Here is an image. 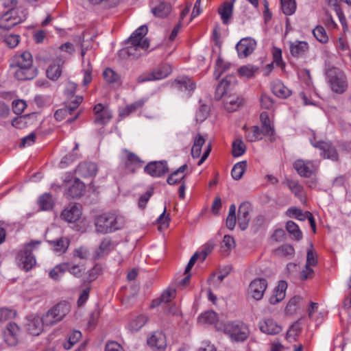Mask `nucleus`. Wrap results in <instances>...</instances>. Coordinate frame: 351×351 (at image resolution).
Listing matches in <instances>:
<instances>
[{
  "mask_svg": "<svg viewBox=\"0 0 351 351\" xmlns=\"http://www.w3.org/2000/svg\"><path fill=\"white\" fill-rule=\"evenodd\" d=\"M261 125H262V131L264 132L265 135H272L274 134V128L271 125V121L269 119L268 114L267 112H262L260 116Z\"/></svg>",
  "mask_w": 351,
  "mask_h": 351,
  "instance_id": "58836bf2",
  "label": "nucleus"
},
{
  "mask_svg": "<svg viewBox=\"0 0 351 351\" xmlns=\"http://www.w3.org/2000/svg\"><path fill=\"white\" fill-rule=\"evenodd\" d=\"M235 0H232L231 2H225L221 7L219 8V14L221 16V20L224 24H226L232 16L233 3Z\"/></svg>",
  "mask_w": 351,
  "mask_h": 351,
  "instance_id": "c756f323",
  "label": "nucleus"
},
{
  "mask_svg": "<svg viewBox=\"0 0 351 351\" xmlns=\"http://www.w3.org/2000/svg\"><path fill=\"white\" fill-rule=\"evenodd\" d=\"M224 333L228 335L235 341H243L249 336L248 327L241 322H228L223 328Z\"/></svg>",
  "mask_w": 351,
  "mask_h": 351,
  "instance_id": "6e6552de",
  "label": "nucleus"
},
{
  "mask_svg": "<svg viewBox=\"0 0 351 351\" xmlns=\"http://www.w3.org/2000/svg\"><path fill=\"white\" fill-rule=\"evenodd\" d=\"M287 288V284L284 280H280L275 289L274 294L269 298V302L271 304H276L282 301L285 297V291Z\"/></svg>",
  "mask_w": 351,
  "mask_h": 351,
  "instance_id": "a878e982",
  "label": "nucleus"
},
{
  "mask_svg": "<svg viewBox=\"0 0 351 351\" xmlns=\"http://www.w3.org/2000/svg\"><path fill=\"white\" fill-rule=\"evenodd\" d=\"M324 14L325 18L324 19V23L325 25L330 29H335L337 27V24L332 19L331 14L327 9H324Z\"/></svg>",
  "mask_w": 351,
  "mask_h": 351,
  "instance_id": "e2e57ef3",
  "label": "nucleus"
},
{
  "mask_svg": "<svg viewBox=\"0 0 351 351\" xmlns=\"http://www.w3.org/2000/svg\"><path fill=\"white\" fill-rule=\"evenodd\" d=\"M258 326L261 332L270 335H277L282 330V327L270 318L260 321Z\"/></svg>",
  "mask_w": 351,
  "mask_h": 351,
  "instance_id": "a211bd4d",
  "label": "nucleus"
},
{
  "mask_svg": "<svg viewBox=\"0 0 351 351\" xmlns=\"http://www.w3.org/2000/svg\"><path fill=\"white\" fill-rule=\"evenodd\" d=\"M171 12V5L165 1H159L158 4L152 8L153 14L158 18H165Z\"/></svg>",
  "mask_w": 351,
  "mask_h": 351,
  "instance_id": "bb28decb",
  "label": "nucleus"
},
{
  "mask_svg": "<svg viewBox=\"0 0 351 351\" xmlns=\"http://www.w3.org/2000/svg\"><path fill=\"white\" fill-rule=\"evenodd\" d=\"M71 308L66 302H60L43 315L42 319L45 326H53L62 321L70 312Z\"/></svg>",
  "mask_w": 351,
  "mask_h": 351,
  "instance_id": "39448f33",
  "label": "nucleus"
},
{
  "mask_svg": "<svg viewBox=\"0 0 351 351\" xmlns=\"http://www.w3.org/2000/svg\"><path fill=\"white\" fill-rule=\"evenodd\" d=\"M10 66L15 69L14 75L18 80H32L38 73L37 68L33 66L32 56L28 51L16 56Z\"/></svg>",
  "mask_w": 351,
  "mask_h": 351,
  "instance_id": "f03ea898",
  "label": "nucleus"
},
{
  "mask_svg": "<svg viewBox=\"0 0 351 351\" xmlns=\"http://www.w3.org/2000/svg\"><path fill=\"white\" fill-rule=\"evenodd\" d=\"M1 36L4 38L3 40L5 45L10 48L15 47L19 43V36L17 34L6 35L3 33V35Z\"/></svg>",
  "mask_w": 351,
  "mask_h": 351,
  "instance_id": "603ef678",
  "label": "nucleus"
},
{
  "mask_svg": "<svg viewBox=\"0 0 351 351\" xmlns=\"http://www.w3.org/2000/svg\"><path fill=\"white\" fill-rule=\"evenodd\" d=\"M256 45L255 40L251 38H242L236 45L239 58H246L254 50Z\"/></svg>",
  "mask_w": 351,
  "mask_h": 351,
  "instance_id": "4468645a",
  "label": "nucleus"
},
{
  "mask_svg": "<svg viewBox=\"0 0 351 351\" xmlns=\"http://www.w3.org/2000/svg\"><path fill=\"white\" fill-rule=\"evenodd\" d=\"M40 244V241H32L27 243L24 249L21 250L16 257L20 267L29 271L36 265V258L32 255V252L37 249Z\"/></svg>",
  "mask_w": 351,
  "mask_h": 351,
  "instance_id": "423d86ee",
  "label": "nucleus"
},
{
  "mask_svg": "<svg viewBox=\"0 0 351 351\" xmlns=\"http://www.w3.org/2000/svg\"><path fill=\"white\" fill-rule=\"evenodd\" d=\"M66 264L61 263L51 269L49 272V276L55 280H58L60 278L61 274L66 271Z\"/></svg>",
  "mask_w": 351,
  "mask_h": 351,
  "instance_id": "3c124183",
  "label": "nucleus"
},
{
  "mask_svg": "<svg viewBox=\"0 0 351 351\" xmlns=\"http://www.w3.org/2000/svg\"><path fill=\"white\" fill-rule=\"evenodd\" d=\"M261 106L265 109H271L274 105L273 99L266 94L262 95L261 97Z\"/></svg>",
  "mask_w": 351,
  "mask_h": 351,
  "instance_id": "680f3d73",
  "label": "nucleus"
},
{
  "mask_svg": "<svg viewBox=\"0 0 351 351\" xmlns=\"http://www.w3.org/2000/svg\"><path fill=\"white\" fill-rule=\"evenodd\" d=\"M173 86L181 91H193L195 88V84L187 77H182L175 80Z\"/></svg>",
  "mask_w": 351,
  "mask_h": 351,
  "instance_id": "cd10ccee",
  "label": "nucleus"
},
{
  "mask_svg": "<svg viewBox=\"0 0 351 351\" xmlns=\"http://www.w3.org/2000/svg\"><path fill=\"white\" fill-rule=\"evenodd\" d=\"M104 80L108 83H116L119 82L120 76L110 68H107L103 73Z\"/></svg>",
  "mask_w": 351,
  "mask_h": 351,
  "instance_id": "49530a36",
  "label": "nucleus"
},
{
  "mask_svg": "<svg viewBox=\"0 0 351 351\" xmlns=\"http://www.w3.org/2000/svg\"><path fill=\"white\" fill-rule=\"evenodd\" d=\"M313 34L317 40L320 43H326L328 40V36L326 32L325 29L321 26L317 25L313 30Z\"/></svg>",
  "mask_w": 351,
  "mask_h": 351,
  "instance_id": "09e8293b",
  "label": "nucleus"
},
{
  "mask_svg": "<svg viewBox=\"0 0 351 351\" xmlns=\"http://www.w3.org/2000/svg\"><path fill=\"white\" fill-rule=\"evenodd\" d=\"M147 343L154 350L164 351L167 348L166 336L162 332L156 331L148 338Z\"/></svg>",
  "mask_w": 351,
  "mask_h": 351,
  "instance_id": "f3484780",
  "label": "nucleus"
},
{
  "mask_svg": "<svg viewBox=\"0 0 351 351\" xmlns=\"http://www.w3.org/2000/svg\"><path fill=\"white\" fill-rule=\"evenodd\" d=\"M247 168L246 161H241L235 164L232 169L231 175L234 180H240Z\"/></svg>",
  "mask_w": 351,
  "mask_h": 351,
  "instance_id": "e433bc0d",
  "label": "nucleus"
},
{
  "mask_svg": "<svg viewBox=\"0 0 351 351\" xmlns=\"http://www.w3.org/2000/svg\"><path fill=\"white\" fill-rule=\"evenodd\" d=\"M198 321L201 324H214L217 322V315L213 311H206L199 317Z\"/></svg>",
  "mask_w": 351,
  "mask_h": 351,
  "instance_id": "a19ab883",
  "label": "nucleus"
},
{
  "mask_svg": "<svg viewBox=\"0 0 351 351\" xmlns=\"http://www.w3.org/2000/svg\"><path fill=\"white\" fill-rule=\"evenodd\" d=\"M326 2L328 5L334 10V11L336 12L343 27H344L346 26V18L338 3V0H326Z\"/></svg>",
  "mask_w": 351,
  "mask_h": 351,
  "instance_id": "4c0bfd02",
  "label": "nucleus"
},
{
  "mask_svg": "<svg viewBox=\"0 0 351 351\" xmlns=\"http://www.w3.org/2000/svg\"><path fill=\"white\" fill-rule=\"evenodd\" d=\"M89 255L90 253L88 248L83 246L75 249L73 252V256L81 259H87L89 257Z\"/></svg>",
  "mask_w": 351,
  "mask_h": 351,
  "instance_id": "0e129e2a",
  "label": "nucleus"
},
{
  "mask_svg": "<svg viewBox=\"0 0 351 351\" xmlns=\"http://www.w3.org/2000/svg\"><path fill=\"white\" fill-rule=\"evenodd\" d=\"M235 242L232 237L225 235L221 243V249L223 251H228L234 247Z\"/></svg>",
  "mask_w": 351,
  "mask_h": 351,
  "instance_id": "4d7b16f0",
  "label": "nucleus"
},
{
  "mask_svg": "<svg viewBox=\"0 0 351 351\" xmlns=\"http://www.w3.org/2000/svg\"><path fill=\"white\" fill-rule=\"evenodd\" d=\"M97 165L93 162H84L80 164L77 169L76 173L84 178L91 177L96 174Z\"/></svg>",
  "mask_w": 351,
  "mask_h": 351,
  "instance_id": "393cba45",
  "label": "nucleus"
},
{
  "mask_svg": "<svg viewBox=\"0 0 351 351\" xmlns=\"http://www.w3.org/2000/svg\"><path fill=\"white\" fill-rule=\"evenodd\" d=\"M187 169V165L184 164L179 167L178 169L174 171L167 178V183L170 185H173L181 180H182L184 177V171Z\"/></svg>",
  "mask_w": 351,
  "mask_h": 351,
  "instance_id": "c85d7f7f",
  "label": "nucleus"
},
{
  "mask_svg": "<svg viewBox=\"0 0 351 351\" xmlns=\"http://www.w3.org/2000/svg\"><path fill=\"white\" fill-rule=\"evenodd\" d=\"M36 140V134L34 132H32L29 135L23 137L21 139V142L20 143L21 147H25L26 146H30L33 145Z\"/></svg>",
  "mask_w": 351,
  "mask_h": 351,
  "instance_id": "774afa93",
  "label": "nucleus"
},
{
  "mask_svg": "<svg viewBox=\"0 0 351 351\" xmlns=\"http://www.w3.org/2000/svg\"><path fill=\"white\" fill-rule=\"evenodd\" d=\"M286 229L296 240H300L302 238V232L300 230L298 226L293 221H287Z\"/></svg>",
  "mask_w": 351,
  "mask_h": 351,
  "instance_id": "a18cd8bd",
  "label": "nucleus"
},
{
  "mask_svg": "<svg viewBox=\"0 0 351 351\" xmlns=\"http://www.w3.org/2000/svg\"><path fill=\"white\" fill-rule=\"evenodd\" d=\"M38 204L42 210H49L53 206V200L49 193L41 195L38 200Z\"/></svg>",
  "mask_w": 351,
  "mask_h": 351,
  "instance_id": "de8ad7c7",
  "label": "nucleus"
},
{
  "mask_svg": "<svg viewBox=\"0 0 351 351\" xmlns=\"http://www.w3.org/2000/svg\"><path fill=\"white\" fill-rule=\"evenodd\" d=\"M63 263L67 265L66 271H69L71 274L77 278H80L85 271V268L83 265H71L69 263Z\"/></svg>",
  "mask_w": 351,
  "mask_h": 351,
  "instance_id": "c03bdc74",
  "label": "nucleus"
},
{
  "mask_svg": "<svg viewBox=\"0 0 351 351\" xmlns=\"http://www.w3.org/2000/svg\"><path fill=\"white\" fill-rule=\"evenodd\" d=\"M122 217L112 213H105L97 217L95 227L97 232L107 234L123 226Z\"/></svg>",
  "mask_w": 351,
  "mask_h": 351,
  "instance_id": "20e7f679",
  "label": "nucleus"
},
{
  "mask_svg": "<svg viewBox=\"0 0 351 351\" xmlns=\"http://www.w3.org/2000/svg\"><path fill=\"white\" fill-rule=\"evenodd\" d=\"M114 247V243L110 238H104L101 242L98 250L96 252V258L108 254Z\"/></svg>",
  "mask_w": 351,
  "mask_h": 351,
  "instance_id": "473e14b6",
  "label": "nucleus"
},
{
  "mask_svg": "<svg viewBox=\"0 0 351 351\" xmlns=\"http://www.w3.org/2000/svg\"><path fill=\"white\" fill-rule=\"evenodd\" d=\"M85 185L80 179L75 178L71 186H69L65 195L68 198H77L81 197L84 191Z\"/></svg>",
  "mask_w": 351,
  "mask_h": 351,
  "instance_id": "b1692460",
  "label": "nucleus"
},
{
  "mask_svg": "<svg viewBox=\"0 0 351 351\" xmlns=\"http://www.w3.org/2000/svg\"><path fill=\"white\" fill-rule=\"evenodd\" d=\"M326 76V82L333 93L343 94L346 91L348 82L343 71L337 67H331L327 69Z\"/></svg>",
  "mask_w": 351,
  "mask_h": 351,
  "instance_id": "7ed1b4c3",
  "label": "nucleus"
},
{
  "mask_svg": "<svg viewBox=\"0 0 351 351\" xmlns=\"http://www.w3.org/2000/svg\"><path fill=\"white\" fill-rule=\"evenodd\" d=\"M257 69V67L248 64L240 67L239 69V73L241 75L250 78L254 76Z\"/></svg>",
  "mask_w": 351,
  "mask_h": 351,
  "instance_id": "864d4df0",
  "label": "nucleus"
},
{
  "mask_svg": "<svg viewBox=\"0 0 351 351\" xmlns=\"http://www.w3.org/2000/svg\"><path fill=\"white\" fill-rule=\"evenodd\" d=\"M243 99L236 95H226L224 98V107L229 112L236 111L243 104Z\"/></svg>",
  "mask_w": 351,
  "mask_h": 351,
  "instance_id": "4be33fe9",
  "label": "nucleus"
},
{
  "mask_svg": "<svg viewBox=\"0 0 351 351\" xmlns=\"http://www.w3.org/2000/svg\"><path fill=\"white\" fill-rule=\"evenodd\" d=\"M147 321V318L145 316L138 315L130 321L128 328L131 332H136L145 324Z\"/></svg>",
  "mask_w": 351,
  "mask_h": 351,
  "instance_id": "f704fd0d",
  "label": "nucleus"
},
{
  "mask_svg": "<svg viewBox=\"0 0 351 351\" xmlns=\"http://www.w3.org/2000/svg\"><path fill=\"white\" fill-rule=\"evenodd\" d=\"M15 311L7 308H1L0 309V322H5L14 317Z\"/></svg>",
  "mask_w": 351,
  "mask_h": 351,
  "instance_id": "052dcab7",
  "label": "nucleus"
},
{
  "mask_svg": "<svg viewBox=\"0 0 351 351\" xmlns=\"http://www.w3.org/2000/svg\"><path fill=\"white\" fill-rule=\"evenodd\" d=\"M26 107V104L23 100H15L12 102V109L15 114H21Z\"/></svg>",
  "mask_w": 351,
  "mask_h": 351,
  "instance_id": "338daca9",
  "label": "nucleus"
},
{
  "mask_svg": "<svg viewBox=\"0 0 351 351\" xmlns=\"http://www.w3.org/2000/svg\"><path fill=\"white\" fill-rule=\"evenodd\" d=\"M205 143V139L200 134H198L195 136L193 141V145L191 149V156L194 158H197L200 156L202 152V147Z\"/></svg>",
  "mask_w": 351,
  "mask_h": 351,
  "instance_id": "2f4dec72",
  "label": "nucleus"
},
{
  "mask_svg": "<svg viewBox=\"0 0 351 351\" xmlns=\"http://www.w3.org/2000/svg\"><path fill=\"white\" fill-rule=\"evenodd\" d=\"M145 171L152 177L162 176L168 171L166 161H154L149 162L145 167Z\"/></svg>",
  "mask_w": 351,
  "mask_h": 351,
  "instance_id": "2eb2a0df",
  "label": "nucleus"
},
{
  "mask_svg": "<svg viewBox=\"0 0 351 351\" xmlns=\"http://www.w3.org/2000/svg\"><path fill=\"white\" fill-rule=\"evenodd\" d=\"M64 62L62 59L57 58L47 69V77L51 80L56 81L62 74Z\"/></svg>",
  "mask_w": 351,
  "mask_h": 351,
  "instance_id": "412c9836",
  "label": "nucleus"
},
{
  "mask_svg": "<svg viewBox=\"0 0 351 351\" xmlns=\"http://www.w3.org/2000/svg\"><path fill=\"white\" fill-rule=\"evenodd\" d=\"M246 147L243 141L240 138L234 140L232 143V154L234 157L242 156L245 152Z\"/></svg>",
  "mask_w": 351,
  "mask_h": 351,
  "instance_id": "37998d69",
  "label": "nucleus"
},
{
  "mask_svg": "<svg viewBox=\"0 0 351 351\" xmlns=\"http://www.w3.org/2000/svg\"><path fill=\"white\" fill-rule=\"evenodd\" d=\"M281 9L285 15L293 14L296 10V3L295 0H280Z\"/></svg>",
  "mask_w": 351,
  "mask_h": 351,
  "instance_id": "79ce46f5",
  "label": "nucleus"
},
{
  "mask_svg": "<svg viewBox=\"0 0 351 351\" xmlns=\"http://www.w3.org/2000/svg\"><path fill=\"white\" fill-rule=\"evenodd\" d=\"M50 244L56 252L64 253L69 247V240L67 238L61 237L58 239L51 241Z\"/></svg>",
  "mask_w": 351,
  "mask_h": 351,
  "instance_id": "72a5a7b5",
  "label": "nucleus"
},
{
  "mask_svg": "<svg viewBox=\"0 0 351 351\" xmlns=\"http://www.w3.org/2000/svg\"><path fill=\"white\" fill-rule=\"evenodd\" d=\"M147 32V27L146 25H141L130 36L128 39V43L131 45L128 49V53L130 55L136 56L134 51L139 49L146 51L148 49L149 41L147 38L143 39Z\"/></svg>",
  "mask_w": 351,
  "mask_h": 351,
  "instance_id": "0eeeda50",
  "label": "nucleus"
},
{
  "mask_svg": "<svg viewBox=\"0 0 351 351\" xmlns=\"http://www.w3.org/2000/svg\"><path fill=\"white\" fill-rule=\"evenodd\" d=\"M302 330L301 324L299 322H296L292 324L287 332V339L295 337L298 335Z\"/></svg>",
  "mask_w": 351,
  "mask_h": 351,
  "instance_id": "13d9d810",
  "label": "nucleus"
},
{
  "mask_svg": "<svg viewBox=\"0 0 351 351\" xmlns=\"http://www.w3.org/2000/svg\"><path fill=\"white\" fill-rule=\"evenodd\" d=\"M251 210V204L247 202H243L239 207L237 219L239 226L242 230H246L248 227L250 219V213Z\"/></svg>",
  "mask_w": 351,
  "mask_h": 351,
  "instance_id": "dca6fc26",
  "label": "nucleus"
},
{
  "mask_svg": "<svg viewBox=\"0 0 351 351\" xmlns=\"http://www.w3.org/2000/svg\"><path fill=\"white\" fill-rule=\"evenodd\" d=\"M45 326V324L43 322L42 317L38 315L27 317L25 324L27 331L34 336L39 335L43 332Z\"/></svg>",
  "mask_w": 351,
  "mask_h": 351,
  "instance_id": "ddd939ff",
  "label": "nucleus"
},
{
  "mask_svg": "<svg viewBox=\"0 0 351 351\" xmlns=\"http://www.w3.org/2000/svg\"><path fill=\"white\" fill-rule=\"evenodd\" d=\"M312 145L322 152L321 155H322L324 158L330 159L333 161L338 160L339 156L337 152L330 143L317 141L312 143Z\"/></svg>",
  "mask_w": 351,
  "mask_h": 351,
  "instance_id": "f8f14e48",
  "label": "nucleus"
},
{
  "mask_svg": "<svg viewBox=\"0 0 351 351\" xmlns=\"http://www.w3.org/2000/svg\"><path fill=\"white\" fill-rule=\"evenodd\" d=\"M267 287V280L265 278H256L252 280L249 286L248 293L255 300H261Z\"/></svg>",
  "mask_w": 351,
  "mask_h": 351,
  "instance_id": "9b49d317",
  "label": "nucleus"
},
{
  "mask_svg": "<svg viewBox=\"0 0 351 351\" xmlns=\"http://www.w3.org/2000/svg\"><path fill=\"white\" fill-rule=\"evenodd\" d=\"M278 254L282 256H292L294 254V248L292 245L285 244L278 248Z\"/></svg>",
  "mask_w": 351,
  "mask_h": 351,
  "instance_id": "69168bd1",
  "label": "nucleus"
},
{
  "mask_svg": "<svg viewBox=\"0 0 351 351\" xmlns=\"http://www.w3.org/2000/svg\"><path fill=\"white\" fill-rule=\"evenodd\" d=\"M272 91L278 97L286 98L291 95V91L281 82H278L272 86Z\"/></svg>",
  "mask_w": 351,
  "mask_h": 351,
  "instance_id": "ea45409f",
  "label": "nucleus"
},
{
  "mask_svg": "<svg viewBox=\"0 0 351 351\" xmlns=\"http://www.w3.org/2000/svg\"><path fill=\"white\" fill-rule=\"evenodd\" d=\"M264 132L258 126H254L246 132V138L250 142H254L262 139Z\"/></svg>",
  "mask_w": 351,
  "mask_h": 351,
  "instance_id": "c9c22d12",
  "label": "nucleus"
},
{
  "mask_svg": "<svg viewBox=\"0 0 351 351\" xmlns=\"http://www.w3.org/2000/svg\"><path fill=\"white\" fill-rule=\"evenodd\" d=\"M302 298L300 296H294L288 302L286 311L288 313H293L297 308L298 304L300 302Z\"/></svg>",
  "mask_w": 351,
  "mask_h": 351,
  "instance_id": "bf43d9fd",
  "label": "nucleus"
},
{
  "mask_svg": "<svg viewBox=\"0 0 351 351\" xmlns=\"http://www.w3.org/2000/svg\"><path fill=\"white\" fill-rule=\"evenodd\" d=\"M171 71L170 65H160L149 74L139 75L136 80L138 83H143L152 80H162L167 77L171 73Z\"/></svg>",
  "mask_w": 351,
  "mask_h": 351,
  "instance_id": "1a4fd4ad",
  "label": "nucleus"
},
{
  "mask_svg": "<svg viewBox=\"0 0 351 351\" xmlns=\"http://www.w3.org/2000/svg\"><path fill=\"white\" fill-rule=\"evenodd\" d=\"M82 334L78 330L73 331L69 336L68 341L64 343V348L66 350H70L73 346L81 338Z\"/></svg>",
  "mask_w": 351,
  "mask_h": 351,
  "instance_id": "5fc2aeb1",
  "label": "nucleus"
},
{
  "mask_svg": "<svg viewBox=\"0 0 351 351\" xmlns=\"http://www.w3.org/2000/svg\"><path fill=\"white\" fill-rule=\"evenodd\" d=\"M145 103L144 99H139L135 102L128 105L125 108L119 111V115L122 117H125L130 115L131 113L135 112L139 108H141Z\"/></svg>",
  "mask_w": 351,
  "mask_h": 351,
  "instance_id": "7c9ffc66",
  "label": "nucleus"
},
{
  "mask_svg": "<svg viewBox=\"0 0 351 351\" xmlns=\"http://www.w3.org/2000/svg\"><path fill=\"white\" fill-rule=\"evenodd\" d=\"M308 51V45L305 41H298L290 43L291 54L295 58L303 57Z\"/></svg>",
  "mask_w": 351,
  "mask_h": 351,
  "instance_id": "5701e85b",
  "label": "nucleus"
},
{
  "mask_svg": "<svg viewBox=\"0 0 351 351\" xmlns=\"http://www.w3.org/2000/svg\"><path fill=\"white\" fill-rule=\"evenodd\" d=\"M208 114V107L206 105H202L196 112L195 120L197 122L202 123L204 121Z\"/></svg>",
  "mask_w": 351,
  "mask_h": 351,
  "instance_id": "6e6d98bb",
  "label": "nucleus"
},
{
  "mask_svg": "<svg viewBox=\"0 0 351 351\" xmlns=\"http://www.w3.org/2000/svg\"><path fill=\"white\" fill-rule=\"evenodd\" d=\"M82 215L81 206L80 204L71 205L66 208L61 214V217L65 221L72 223L77 221Z\"/></svg>",
  "mask_w": 351,
  "mask_h": 351,
  "instance_id": "6ab92c4d",
  "label": "nucleus"
},
{
  "mask_svg": "<svg viewBox=\"0 0 351 351\" xmlns=\"http://www.w3.org/2000/svg\"><path fill=\"white\" fill-rule=\"evenodd\" d=\"M19 332L20 328L14 322L8 323L3 330V338L5 342L10 346H15L17 345L19 342Z\"/></svg>",
  "mask_w": 351,
  "mask_h": 351,
  "instance_id": "9d476101",
  "label": "nucleus"
},
{
  "mask_svg": "<svg viewBox=\"0 0 351 351\" xmlns=\"http://www.w3.org/2000/svg\"><path fill=\"white\" fill-rule=\"evenodd\" d=\"M293 167L302 177H310L313 172V165L311 161L299 159L294 162Z\"/></svg>",
  "mask_w": 351,
  "mask_h": 351,
  "instance_id": "aec40b11",
  "label": "nucleus"
},
{
  "mask_svg": "<svg viewBox=\"0 0 351 351\" xmlns=\"http://www.w3.org/2000/svg\"><path fill=\"white\" fill-rule=\"evenodd\" d=\"M112 118V112L108 109L104 110L95 116V123L99 125H104L108 123Z\"/></svg>",
  "mask_w": 351,
  "mask_h": 351,
  "instance_id": "8fccbe9b",
  "label": "nucleus"
},
{
  "mask_svg": "<svg viewBox=\"0 0 351 351\" xmlns=\"http://www.w3.org/2000/svg\"><path fill=\"white\" fill-rule=\"evenodd\" d=\"M3 4L8 10L0 18V36L23 22L27 15L25 8L19 5L17 0H5Z\"/></svg>",
  "mask_w": 351,
  "mask_h": 351,
  "instance_id": "f257e3e1",
  "label": "nucleus"
}]
</instances>
